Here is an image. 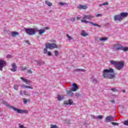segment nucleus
I'll return each mask as SVG.
<instances>
[{
	"mask_svg": "<svg viewBox=\"0 0 128 128\" xmlns=\"http://www.w3.org/2000/svg\"><path fill=\"white\" fill-rule=\"evenodd\" d=\"M102 76L104 78L112 79L114 78V69H104L102 71Z\"/></svg>",
	"mask_w": 128,
	"mask_h": 128,
	"instance_id": "1",
	"label": "nucleus"
},
{
	"mask_svg": "<svg viewBox=\"0 0 128 128\" xmlns=\"http://www.w3.org/2000/svg\"><path fill=\"white\" fill-rule=\"evenodd\" d=\"M94 18V16L92 14H84L83 16L82 17V20H81V22H84L85 24H92V26H98V28H100V25H98L96 23H94L92 22H88L86 20H92Z\"/></svg>",
	"mask_w": 128,
	"mask_h": 128,
	"instance_id": "2",
	"label": "nucleus"
},
{
	"mask_svg": "<svg viewBox=\"0 0 128 128\" xmlns=\"http://www.w3.org/2000/svg\"><path fill=\"white\" fill-rule=\"evenodd\" d=\"M113 50H116L118 52V50H124V52H128V47H124L122 46L120 44H116L114 45L112 48Z\"/></svg>",
	"mask_w": 128,
	"mask_h": 128,
	"instance_id": "3",
	"label": "nucleus"
},
{
	"mask_svg": "<svg viewBox=\"0 0 128 128\" xmlns=\"http://www.w3.org/2000/svg\"><path fill=\"white\" fill-rule=\"evenodd\" d=\"M7 106L9 108H12L15 112H16L18 114H28V111L27 110H22L18 108H16L14 107V106H10V104H8Z\"/></svg>",
	"mask_w": 128,
	"mask_h": 128,
	"instance_id": "4",
	"label": "nucleus"
},
{
	"mask_svg": "<svg viewBox=\"0 0 128 128\" xmlns=\"http://www.w3.org/2000/svg\"><path fill=\"white\" fill-rule=\"evenodd\" d=\"M25 32L28 34H29V36H34V34H36V28H26Z\"/></svg>",
	"mask_w": 128,
	"mask_h": 128,
	"instance_id": "5",
	"label": "nucleus"
},
{
	"mask_svg": "<svg viewBox=\"0 0 128 128\" xmlns=\"http://www.w3.org/2000/svg\"><path fill=\"white\" fill-rule=\"evenodd\" d=\"M45 46L46 48H49V50H54V48H58V46L54 43L50 44L48 42L46 43Z\"/></svg>",
	"mask_w": 128,
	"mask_h": 128,
	"instance_id": "6",
	"label": "nucleus"
},
{
	"mask_svg": "<svg viewBox=\"0 0 128 128\" xmlns=\"http://www.w3.org/2000/svg\"><path fill=\"white\" fill-rule=\"evenodd\" d=\"M46 30H50V27H46L43 29L40 30H38V28H36V32H38V34L40 36H42V34H44V32H46Z\"/></svg>",
	"mask_w": 128,
	"mask_h": 128,
	"instance_id": "7",
	"label": "nucleus"
},
{
	"mask_svg": "<svg viewBox=\"0 0 128 128\" xmlns=\"http://www.w3.org/2000/svg\"><path fill=\"white\" fill-rule=\"evenodd\" d=\"M124 63L122 61L118 62L117 64L116 65V68L118 70H120L124 68Z\"/></svg>",
	"mask_w": 128,
	"mask_h": 128,
	"instance_id": "8",
	"label": "nucleus"
},
{
	"mask_svg": "<svg viewBox=\"0 0 128 128\" xmlns=\"http://www.w3.org/2000/svg\"><path fill=\"white\" fill-rule=\"evenodd\" d=\"M4 66H6V62L4 60V59L0 58V70L2 72V68H4Z\"/></svg>",
	"mask_w": 128,
	"mask_h": 128,
	"instance_id": "9",
	"label": "nucleus"
},
{
	"mask_svg": "<svg viewBox=\"0 0 128 128\" xmlns=\"http://www.w3.org/2000/svg\"><path fill=\"white\" fill-rule=\"evenodd\" d=\"M114 121V117L112 116H106L105 118V122H110Z\"/></svg>",
	"mask_w": 128,
	"mask_h": 128,
	"instance_id": "10",
	"label": "nucleus"
},
{
	"mask_svg": "<svg viewBox=\"0 0 128 128\" xmlns=\"http://www.w3.org/2000/svg\"><path fill=\"white\" fill-rule=\"evenodd\" d=\"M71 90L72 92H76L78 90V87L76 86V83H74L72 85Z\"/></svg>",
	"mask_w": 128,
	"mask_h": 128,
	"instance_id": "11",
	"label": "nucleus"
},
{
	"mask_svg": "<svg viewBox=\"0 0 128 128\" xmlns=\"http://www.w3.org/2000/svg\"><path fill=\"white\" fill-rule=\"evenodd\" d=\"M122 20V19L120 15H116L114 16V20H115L116 22V20L120 22Z\"/></svg>",
	"mask_w": 128,
	"mask_h": 128,
	"instance_id": "12",
	"label": "nucleus"
},
{
	"mask_svg": "<svg viewBox=\"0 0 128 128\" xmlns=\"http://www.w3.org/2000/svg\"><path fill=\"white\" fill-rule=\"evenodd\" d=\"M74 104V102H72V100L70 99L68 100V101H64V104H65V106H68L72 105Z\"/></svg>",
	"mask_w": 128,
	"mask_h": 128,
	"instance_id": "13",
	"label": "nucleus"
},
{
	"mask_svg": "<svg viewBox=\"0 0 128 128\" xmlns=\"http://www.w3.org/2000/svg\"><path fill=\"white\" fill-rule=\"evenodd\" d=\"M20 80H22L24 82H26V84H32V82L28 79H24V78L22 77L20 78Z\"/></svg>",
	"mask_w": 128,
	"mask_h": 128,
	"instance_id": "14",
	"label": "nucleus"
},
{
	"mask_svg": "<svg viewBox=\"0 0 128 128\" xmlns=\"http://www.w3.org/2000/svg\"><path fill=\"white\" fill-rule=\"evenodd\" d=\"M12 68L10 69V70H12V72H16V68H18V66H16V63H12Z\"/></svg>",
	"mask_w": 128,
	"mask_h": 128,
	"instance_id": "15",
	"label": "nucleus"
},
{
	"mask_svg": "<svg viewBox=\"0 0 128 128\" xmlns=\"http://www.w3.org/2000/svg\"><path fill=\"white\" fill-rule=\"evenodd\" d=\"M78 8L79 10H88V6L86 5L80 4L78 6Z\"/></svg>",
	"mask_w": 128,
	"mask_h": 128,
	"instance_id": "16",
	"label": "nucleus"
},
{
	"mask_svg": "<svg viewBox=\"0 0 128 128\" xmlns=\"http://www.w3.org/2000/svg\"><path fill=\"white\" fill-rule=\"evenodd\" d=\"M66 94L70 96L73 97L74 96V94L72 92V90H68L66 91Z\"/></svg>",
	"mask_w": 128,
	"mask_h": 128,
	"instance_id": "17",
	"label": "nucleus"
},
{
	"mask_svg": "<svg viewBox=\"0 0 128 128\" xmlns=\"http://www.w3.org/2000/svg\"><path fill=\"white\" fill-rule=\"evenodd\" d=\"M74 72H86V70L84 69L77 68L74 70Z\"/></svg>",
	"mask_w": 128,
	"mask_h": 128,
	"instance_id": "18",
	"label": "nucleus"
},
{
	"mask_svg": "<svg viewBox=\"0 0 128 128\" xmlns=\"http://www.w3.org/2000/svg\"><path fill=\"white\" fill-rule=\"evenodd\" d=\"M64 96H60V95L57 96V100L59 102L62 100H64Z\"/></svg>",
	"mask_w": 128,
	"mask_h": 128,
	"instance_id": "19",
	"label": "nucleus"
},
{
	"mask_svg": "<svg viewBox=\"0 0 128 128\" xmlns=\"http://www.w3.org/2000/svg\"><path fill=\"white\" fill-rule=\"evenodd\" d=\"M128 15V12H122L120 14V16H121V18L122 20V18H126V16Z\"/></svg>",
	"mask_w": 128,
	"mask_h": 128,
	"instance_id": "20",
	"label": "nucleus"
},
{
	"mask_svg": "<svg viewBox=\"0 0 128 128\" xmlns=\"http://www.w3.org/2000/svg\"><path fill=\"white\" fill-rule=\"evenodd\" d=\"M12 36H13L14 38L16 36H18L20 34V33L18 32H11Z\"/></svg>",
	"mask_w": 128,
	"mask_h": 128,
	"instance_id": "21",
	"label": "nucleus"
},
{
	"mask_svg": "<svg viewBox=\"0 0 128 128\" xmlns=\"http://www.w3.org/2000/svg\"><path fill=\"white\" fill-rule=\"evenodd\" d=\"M35 62H37L38 66H42V64H44V61L36 60Z\"/></svg>",
	"mask_w": 128,
	"mask_h": 128,
	"instance_id": "22",
	"label": "nucleus"
},
{
	"mask_svg": "<svg viewBox=\"0 0 128 128\" xmlns=\"http://www.w3.org/2000/svg\"><path fill=\"white\" fill-rule=\"evenodd\" d=\"M21 88H30V90H32V88H34L30 86H26L24 84L21 85Z\"/></svg>",
	"mask_w": 128,
	"mask_h": 128,
	"instance_id": "23",
	"label": "nucleus"
},
{
	"mask_svg": "<svg viewBox=\"0 0 128 128\" xmlns=\"http://www.w3.org/2000/svg\"><path fill=\"white\" fill-rule=\"evenodd\" d=\"M81 36H88V34L86 33L84 30H82L81 32Z\"/></svg>",
	"mask_w": 128,
	"mask_h": 128,
	"instance_id": "24",
	"label": "nucleus"
},
{
	"mask_svg": "<svg viewBox=\"0 0 128 128\" xmlns=\"http://www.w3.org/2000/svg\"><path fill=\"white\" fill-rule=\"evenodd\" d=\"M23 102H24V104H26L27 103L30 102V99H26V98H24Z\"/></svg>",
	"mask_w": 128,
	"mask_h": 128,
	"instance_id": "25",
	"label": "nucleus"
},
{
	"mask_svg": "<svg viewBox=\"0 0 128 128\" xmlns=\"http://www.w3.org/2000/svg\"><path fill=\"white\" fill-rule=\"evenodd\" d=\"M107 40H108V37H103L100 38L99 40L100 42H106Z\"/></svg>",
	"mask_w": 128,
	"mask_h": 128,
	"instance_id": "26",
	"label": "nucleus"
},
{
	"mask_svg": "<svg viewBox=\"0 0 128 128\" xmlns=\"http://www.w3.org/2000/svg\"><path fill=\"white\" fill-rule=\"evenodd\" d=\"M118 61H114V60H112L110 61L111 64H113V66H116V64H118Z\"/></svg>",
	"mask_w": 128,
	"mask_h": 128,
	"instance_id": "27",
	"label": "nucleus"
},
{
	"mask_svg": "<svg viewBox=\"0 0 128 128\" xmlns=\"http://www.w3.org/2000/svg\"><path fill=\"white\" fill-rule=\"evenodd\" d=\"M90 80L91 82H93V84H98V80H96V78H90Z\"/></svg>",
	"mask_w": 128,
	"mask_h": 128,
	"instance_id": "28",
	"label": "nucleus"
},
{
	"mask_svg": "<svg viewBox=\"0 0 128 128\" xmlns=\"http://www.w3.org/2000/svg\"><path fill=\"white\" fill-rule=\"evenodd\" d=\"M45 4H47V6H52V4L50 3V2L48 1H46Z\"/></svg>",
	"mask_w": 128,
	"mask_h": 128,
	"instance_id": "29",
	"label": "nucleus"
},
{
	"mask_svg": "<svg viewBox=\"0 0 128 128\" xmlns=\"http://www.w3.org/2000/svg\"><path fill=\"white\" fill-rule=\"evenodd\" d=\"M23 94L24 96H30V94H28V92H26V90L23 91Z\"/></svg>",
	"mask_w": 128,
	"mask_h": 128,
	"instance_id": "30",
	"label": "nucleus"
},
{
	"mask_svg": "<svg viewBox=\"0 0 128 128\" xmlns=\"http://www.w3.org/2000/svg\"><path fill=\"white\" fill-rule=\"evenodd\" d=\"M19 86H18V85H14L13 88H14V90H18Z\"/></svg>",
	"mask_w": 128,
	"mask_h": 128,
	"instance_id": "31",
	"label": "nucleus"
},
{
	"mask_svg": "<svg viewBox=\"0 0 128 128\" xmlns=\"http://www.w3.org/2000/svg\"><path fill=\"white\" fill-rule=\"evenodd\" d=\"M58 4H60V6H68V4L62 2H59Z\"/></svg>",
	"mask_w": 128,
	"mask_h": 128,
	"instance_id": "32",
	"label": "nucleus"
},
{
	"mask_svg": "<svg viewBox=\"0 0 128 128\" xmlns=\"http://www.w3.org/2000/svg\"><path fill=\"white\" fill-rule=\"evenodd\" d=\"M43 52L44 54H48V48H46V47L44 48Z\"/></svg>",
	"mask_w": 128,
	"mask_h": 128,
	"instance_id": "33",
	"label": "nucleus"
},
{
	"mask_svg": "<svg viewBox=\"0 0 128 128\" xmlns=\"http://www.w3.org/2000/svg\"><path fill=\"white\" fill-rule=\"evenodd\" d=\"M20 70H22V72H24V70H27L26 67H24V66H20Z\"/></svg>",
	"mask_w": 128,
	"mask_h": 128,
	"instance_id": "34",
	"label": "nucleus"
},
{
	"mask_svg": "<svg viewBox=\"0 0 128 128\" xmlns=\"http://www.w3.org/2000/svg\"><path fill=\"white\" fill-rule=\"evenodd\" d=\"M108 2H106L103 3L102 4H100L99 5V6H108Z\"/></svg>",
	"mask_w": 128,
	"mask_h": 128,
	"instance_id": "35",
	"label": "nucleus"
},
{
	"mask_svg": "<svg viewBox=\"0 0 128 128\" xmlns=\"http://www.w3.org/2000/svg\"><path fill=\"white\" fill-rule=\"evenodd\" d=\"M66 36L68 38V40H72V36H70V34H68Z\"/></svg>",
	"mask_w": 128,
	"mask_h": 128,
	"instance_id": "36",
	"label": "nucleus"
},
{
	"mask_svg": "<svg viewBox=\"0 0 128 128\" xmlns=\"http://www.w3.org/2000/svg\"><path fill=\"white\" fill-rule=\"evenodd\" d=\"M50 126V128H58V127L56 126V125L51 124Z\"/></svg>",
	"mask_w": 128,
	"mask_h": 128,
	"instance_id": "37",
	"label": "nucleus"
},
{
	"mask_svg": "<svg viewBox=\"0 0 128 128\" xmlns=\"http://www.w3.org/2000/svg\"><path fill=\"white\" fill-rule=\"evenodd\" d=\"M104 118V116L99 115L97 116V118H98L99 120H102V118Z\"/></svg>",
	"mask_w": 128,
	"mask_h": 128,
	"instance_id": "38",
	"label": "nucleus"
},
{
	"mask_svg": "<svg viewBox=\"0 0 128 128\" xmlns=\"http://www.w3.org/2000/svg\"><path fill=\"white\" fill-rule=\"evenodd\" d=\"M6 58H12V56L10 54H8L6 56Z\"/></svg>",
	"mask_w": 128,
	"mask_h": 128,
	"instance_id": "39",
	"label": "nucleus"
},
{
	"mask_svg": "<svg viewBox=\"0 0 128 128\" xmlns=\"http://www.w3.org/2000/svg\"><path fill=\"white\" fill-rule=\"evenodd\" d=\"M58 50H55L54 51V56H58Z\"/></svg>",
	"mask_w": 128,
	"mask_h": 128,
	"instance_id": "40",
	"label": "nucleus"
},
{
	"mask_svg": "<svg viewBox=\"0 0 128 128\" xmlns=\"http://www.w3.org/2000/svg\"><path fill=\"white\" fill-rule=\"evenodd\" d=\"M27 72L28 74H32V70H27Z\"/></svg>",
	"mask_w": 128,
	"mask_h": 128,
	"instance_id": "41",
	"label": "nucleus"
},
{
	"mask_svg": "<svg viewBox=\"0 0 128 128\" xmlns=\"http://www.w3.org/2000/svg\"><path fill=\"white\" fill-rule=\"evenodd\" d=\"M111 124L113 126H118V123H117V122H111Z\"/></svg>",
	"mask_w": 128,
	"mask_h": 128,
	"instance_id": "42",
	"label": "nucleus"
},
{
	"mask_svg": "<svg viewBox=\"0 0 128 128\" xmlns=\"http://www.w3.org/2000/svg\"><path fill=\"white\" fill-rule=\"evenodd\" d=\"M20 96H24V91L22 90H20Z\"/></svg>",
	"mask_w": 128,
	"mask_h": 128,
	"instance_id": "43",
	"label": "nucleus"
},
{
	"mask_svg": "<svg viewBox=\"0 0 128 128\" xmlns=\"http://www.w3.org/2000/svg\"><path fill=\"white\" fill-rule=\"evenodd\" d=\"M111 90H112V92H118V90L116 88H112Z\"/></svg>",
	"mask_w": 128,
	"mask_h": 128,
	"instance_id": "44",
	"label": "nucleus"
},
{
	"mask_svg": "<svg viewBox=\"0 0 128 128\" xmlns=\"http://www.w3.org/2000/svg\"><path fill=\"white\" fill-rule=\"evenodd\" d=\"M18 126L20 128H24V125H22L20 124H18Z\"/></svg>",
	"mask_w": 128,
	"mask_h": 128,
	"instance_id": "45",
	"label": "nucleus"
},
{
	"mask_svg": "<svg viewBox=\"0 0 128 128\" xmlns=\"http://www.w3.org/2000/svg\"><path fill=\"white\" fill-rule=\"evenodd\" d=\"M47 54L48 56H52V52H47Z\"/></svg>",
	"mask_w": 128,
	"mask_h": 128,
	"instance_id": "46",
	"label": "nucleus"
},
{
	"mask_svg": "<svg viewBox=\"0 0 128 128\" xmlns=\"http://www.w3.org/2000/svg\"><path fill=\"white\" fill-rule=\"evenodd\" d=\"M80 93H76V96H78V97H80Z\"/></svg>",
	"mask_w": 128,
	"mask_h": 128,
	"instance_id": "47",
	"label": "nucleus"
},
{
	"mask_svg": "<svg viewBox=\"0 0 128 128\" xmlns=\"http://www.w3.org/2000/svg\"><path fill=\"white\" fill-rule=\"evenodd\" d=\"M74 20H75L74 18H70V20L71 22H74Z\"/></svg>",
	"mask_w": 128,
	"mask_h": 128,
	"instance_id": "48",
	"label": "nucleus"
},
{
	"mask_svg": "<svg viewBox=\"0 0 128 128\" xmlns=\"http://www.w3.org/2000/svg\"><path fill=\"white\" fill-rule=\"evenodd\" d=\"M102 14H97L96 15V18H98V16H102Z\"/></svg>",
	"mask_w": 128,
	"mask_h": 128,
	"instance_id": "49",
	"label": "nucleus"
},
{
	"mask_svg": "<svg viewBox=\"0 0 128 128\" xmlns=\"http://www.w3.org/2000/svg\"><path fill=\"white\" fill-rule=\"evenodd\" d=\"M26 44H30V41L26 40Z\"/></svg>",
	"mask_w": 128,
	"mask_h": 128,
	"instance_id": "50",
	"label": "nucleus"
},
{
	"mask_svg": "<svg viewBox=\"0 0 128 128\" xmlns=\"http://www.w3.org/2000/svg\"><path fill=\"white\" fill-rule=\"evenodd\" d=\"M93 118H98V116H92Z\"/></svg>",
	"mask_w": 128,
	"mask_h": 128,
	"instance_id": "51",
	"label": "nucleus"
},
{
	"mask_svg": "<svg viewBox=\"0 0 128 128\" xmlns=\"http://www.w3.org/2000/svg\"><path fill=\"white\" fill-rule=\"evenodd\" d=\"M111 102H112V104H114V100H112Z\"/></svg>",
	"mask_w": 128,
	"mask_h": 128,
	"instance_id": "52",
	"label": "nucleus"
},
{
	"mask_svg": "<svg viewBox=\"0 0 128 128\" xmlns=\"http://www.w3.org/2000/svg\"><path fill=\"white\" fill-rule=\"evenodd\" d=\"M76 18L77 20H80V18L79 17H76Z\"/></svg>",
	"mask_w": 128,
	"mask_h": 128,
	"instance_id": "53",
	"label": "nucleus"
},
{
	"mask_svg": "<svg viewBox=\"0 0 128 128\" xmlns=\"http://www.w3.org/2000/svg\"><path fill=\"white\" fill-rule=\"evenodd\" d=\"M52 12V10H50V12Z\"/></svg>",
	"mask_w": 128,
	"mask_h": 128,
	"instance_id": "54",
	"label": "nucleus"
},
{
	"mask_svg": "<svg viewBox=\"0 0 128 128\" xmlns=\"http://www.w3.org/2000/svg\"><path fill=\"white\" fill-rule=\"evenodd\" d=\"M37 94H38V92H37Z\"/></svg>",
	"mask_w": 128,
	"mask_h": 128,
	"instance_id": "55",
	"label": "nucleus"
}]
</instances>
